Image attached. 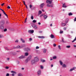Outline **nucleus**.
Listing matches in <instances>:
<instances>
[{
  "label": "nucleus",
  "mask_w": 76,
  "mask_h": 76,
  "mask_svg": "<svg viewBox=\"0 0 76 76\" xmlns=\"http://www.w3.org/2000/svg\"><path fill=\"white\" fill-rule=\"evenodd\" d=\"M29 7H30V8H31L32 7V5H30Z\"/></svg>",
  "instance_id": "nucleus-42"
},
{
  "label": "nucleus",
  "mask_w": 76,
  "mask_h": 76,
  "mask_svg": "<svg viewBox=\"0 0 76 76\" xmlns=\"http://www.w3.org/2000/svg\"><path fill=\"white\" fill-rule=\"evenodd\" d=\"M0 28L1 29H4V27L3 26H1L0 27Z\"/></svg>",
  "instance_id": "nucleus-26"
},
{
  "label": "nucleus",
  "mask_w": 76,
  "mask_h": 76,
  "mask_svg": "<svg viewBox=\"0 0 76 76\" xmlns=\"http://www.w3.org/2000/svg\"><path fill=\"white\" fill-rule=\"evenodd\" d=\"M4 32H6V31H7V29L5 28V29L4 30Z\"/></svg>",
  "instance_id": "nucleus-46"
},
{
  "label": "nucleus",
  "mask_w": 76,
  "mask_h": 76,
  "mask_svg": "<svg viewBox=\"0 0 76 76\" xmlns=\"http://www.w3.org/2000/svg\"><path fill=\"white\" fill-rule=\"evenodd\" d=\"M38 75H41V71L39 70L38 72Z\"/></svg>",
  "instance_id": "nucleus-18"
},
{
  "label": "nucleus",
  "mask_w": 76,
  "mask_h": 76,
  "mask_svg": "<svg viewBox=\"0 0 76 76\" xmlns=\"http://www.w3.org/2000/svg\"><path fill=\"white\" fill-rule=\"evenodd\" d=\"M40 68L41 69H44V66L42 65L40 66Z\"/></svg>",
  "instance_id": "nucleus-31"
},
{
  "label": "nucleus",
  "mask_w": 76,
  "mask_h": 76,
  "mask_svg": "<svg viewBox=\"0 0 76 76\" xmlns=\"http://www.w3.org/2000/svg\"><path fill=\"white\" fill-rule=\"evenodd\" d=\"M32 26L33 27V28H35V29H37V26L36 25H35V24H32Z\"/></svg>",
  "instance_id": "nucleus-4"
},
{
  "label": "nucleus",
  "mask_w": 76,
  "mask_h": 76,
  "mask_svg": "<svg viewBox=\"0 0 76 76\" xmlns=\"http://www.w3.org/2000/svg\"><path fill=\"white\" fill-rule=\"evenodd\" d=\"M11 73H12V74H11V76H15V75H16L17 73L16 72L14 71H11Z\"/></svg>",
  "instance_id": "nucleus-2"
},
{
  "label": "nucleus",
  "mask_w": 76,
  "mask_h": 76,
  "mask_svg": "<svg viewBox=\"0 0 76 76\" xmlns=\"http://www.w3.org/2000/svg\"><path fill=\"white\" fill-rule=\"evenodd\" d=\"M50 7H53V4L50 5Z\"/></svg>",
  "instance_id": "nucleus-43"
},
{
  "label": "nucleus",
  "mask_w": 76,
  "mask_h": 76,
  "mask_svg": "<svg viewBox=\"0 0 76 76\" xmlns=\"http://www.w3.org/2000/svg\"><path fill=\"white\" fill-rule=\"evenodd\" d=\"M47 7H50V5H49V4H48L47 5Z\"/></svg>",
  "instance_id": "nucleus-52"
},
{
  "label": "nucleus",
  "mask_w": 76,
  "mask_h": 76,
  "mask_svg": "<svg viewBox=\"0 0 76 76\" xmlns=\"http://www.w3.org/2000/svg\"><path fill=\"white\" fill-rule=\"evenodd\" d=\"M31 56H29L27 58V59L28 61H29L31 59Z\"/></svg>",
  "instance_id": "nucleus-10"
},
{
  "label": "nucleus",
  "mask_w": 76,
  "mask_h": 76,
  "mask_svg": "<svg viewBox=\"0 0 76 76\" xmlns=\"http://www.w3.org/2000/svg\"><path fill=\"white\" fill-rule=\"evenodd\" d=\"M5 48L6 50H8L9 49H8V48L7 47Z\"/></svg>",
  "instance_id": "nucleus-54"
},
{
  "label": "nucleus",
  "mask_w": 76,
  "mask_h": 76,
  "mask_svg": "<svg viewBox=\"0 0 76 76\" xmlns=\"http://www.w3.org/2000/svg\"><path fill=\"white\" fill-rule=\"evenodd\" d=\"M76 67H74L72 69H71L69 70L70 72H72V71H73V70H74L75 69H76Z\"/></svg>",
  "instance_id": "nucleus-7"
},
{
  "label": "nucleus",
  "mask_w": 76,
  "mask_h": 76,
  "mask_svg": "<svg viewBox=\"0 0 76 76\" xmlns=\"http://www.w3.org/2000/svg\"><path fill=\"white\" fill-rule=\"evenodd\" d=\"M63 29L64 30V31H66V28L65 27H64Z\"/></svg>",
  "instance_id": "nucleus-53"
},
{
  "label": "nucleus",
  "mask_w": 76,
  "mask_h": 76,
  "mask_svg": "<svg viewBox=\"0 0 76 76\" xmlns=\"http://www.w3.org/2000/svg\"><path fill=\"white\" fill-rule=\"evenodd\" d=\"M4 3H3V4H1V6H3L4 5Z\"/></svg>",
  "instance_id": "nucleus-57"
},
{
  "label": "nucleus",
  "mask_w": 76,
  "mask_h": 76,
  "mask_svg": "<svg viewBox=\"0 0 76 76\" xmlns=\"http://www.w3.org/2000/svg\"><path fill=\"white\" fill-rule=\"evenodd\" d=\"M15 42H16L17 43H18V42H19V40L18 39H17L15 41Z\"/></svg>",
  "instance_id": "nucleus-38"
},
{
  "label": "nucleus",
  "mask_w": 76,
  "mask_h": 76,
  "mask_svg": "<svg viewBox=\"0 0 76 76\" xmlns=\"http://www.w3.org/2000/svg\"><path fill=\"white\" fill-rule=\"evenodd\" d=\"M63 31H60V34H62V33H63Z\"/></svg>",
  "instance_id": "nucleus-58"
},
{
  "label": "nucleus",
  "mask_w": 76,
  "mask_h": 76,
  "mask_svg": "<svg viewBox=\"0 0 76 76\" xmlns=\"http://www.w3.org/2000/svg\"><path fill=\"white\" fill-rule=\"evenodd\" d=\"M61 25L62 26H65L66 25V24L64 23H61Z\"/></svg>",
  "instance_id": "nucleus-11"
},
{
  "label": "nucleus",
  "mask_w": 76,
  "mask_h": 76,
  "mask_svg": "<svg viewBox=\"0 0 76 76\" xmlns=\"http://www.w3.org/2000/svg\"><path fill=\"white\" fill-rule=\"evenodd\" d=\"M50 38H54V36L53 34H51L50 35Z\"/></svg>",
  "instance_id": "nucleus-21"
},
{
  "label": "nucleus",
  "mask_w": 76,
  "mask_h": 76,
  "mask_svg": "<svg viewBox=\"0 0 76 76\" xmlns=\"http://www.w3.org/2000/svg\"><path fill=\"white\" fill-rule=\"evenodd\" d=\"M59 63H60V65H63V62H62V61H60Z\"/></svg>",
  "instance_id": "nucleus-24"
},
{
  "label": "nucleus",
  "mask_w": 76,
  "mask_h": 76,
  "mask_svg": "<svg viewBox=\"0 0 76 76\" xmlns=\"http://www.w3.org/2000/svg\"><path fill=\"white\" fill-rule=\"evenodd\" d=\"M73 15V14L72 13V12H70L68 14V15H69V16H71V15Z\"/></svg>",
  "instance_id": "nucleus-29"
},
{
  "label": "nucleus",
  "mask_w": 76,
  "mask_h": 76,
  "mask_svg": "<svg viewBox=\"0 0 76 76\" xmlns=\"http://www.w3.org/2000/svg\"><path fill=\"white\" fill-rule=\"evenodd\" d=\"M20 40L22 41V42L23 43H25V41L24 39H23L22 38H21Z\"/></svg>",
  "instance_id": "nucleus-13"
},
{
  "label": "nucleus",
  "mask_w": 76,
  "mask_h": 76,
  "mask_svg": "<svg viewBox=\"0 0 76 76\" xmlns=\"http://www.w3.org/2000/svg\"><path fill=\"white\" fill-rule=\"evenodd\" d=\"M31 19L33 20V19H34V16H33V15H31Z\"/></svg>",
  "instance_id": "nucleus-30"
},
{
  "label": "nucleus",
  "mask_w": 76,
  "mask_h": 76,
  "mask_svg": "<svg viewBox=\"0 0 76 76\" xmlns=\"http://www.w3.org/2000/svg\"><path fill=\"white\" fill-rule=\"evenodd\" d=\"M7 8L8 9H10V7L9 6H8L7 7Z\"/></svg>",
  "instance_id": "nucleus-50"
},
{
  "label": "nucleus",
  "mask_w": 76,
  "mask_h": 76,
  "mask_svg": "<svg viewBox=\"0 0 76 76\" xmlns=\"http://www.w3.org/2000/svg\"><path fill=\"white\" fill-rule=\"evenodd\" d=\"M15 48H16V47H13L14 49H15Z\"/></svg>",
  "instance_id": "nucleus-62"
},
{
  "label": "nucleus",
  "mask_w": 76,
  "mask_h": 76,
  "mask_svg": "<svg viewBox=\"0 0 76 76\" xmlns=\"http://www.w3.org/2000/svg\"><path fill=\"white\" fill-rule=\"evenodd\" d=\"M36 49H39V47L38 46H36Z\"/></svg>",
  "instance_id": "nucleus-39"
},
{
  "label": "nucleus",
  "mask_w": 76,
  "mask_h": 76,
  "mask_svg": "<svg viewBox=\"0 0 76 76\" xmlns=\"http://www.w3.org/2000/svg\"><path fill=\"white\" fill-rule=\"evenodd\" d=\"M20 59H23V58H25V56L22 55L21 56L19 57Z\"/></svg>",
  "instance_id": "nucleus-3"
},
{
  "label": "nucleus",
  "mask_w": 76,
  "mask_h": 76,
  "mask_svg": "<svg viewBox=\"0 0 76 76\" xmlns=\"http://www.w3.org/2000/svg\"><path fill=\"white\" fill-rule=\"evenodd\" d=\"M6 69H9V67L8 66H6L5 67Z\"/></svg>",
  "instance_id": "nucleus-51"
},
{
  "label": "nucleus",
  "mask_w": 76,
  "mask_h": 76,
  "mask_svg": "<svg viewBox=\"0 0 76 76\" xmlns=\"http://www.w3.org/2000/svg\"><path fill=\"white\" fill-rule=\"evenodd\" d=\"M3 37V36L1 34L0 35V38H2Z\"/></svg>",
  "instance_id": "nucleus-45"
},
{
  "label": "nucleus",
  "mask_w": 76,
  "mask_h": 76,
  "mask_svg": "<svg viewBox=\"0 0 76 76\" xmlns=\"http://www.w3.org/2000/svg\"><path fill=\"white\" fill-rule=\"evenodd\" d=\"M42 16H43V15H41L40 16V17H42Z\"/></svg>",
  "instance_id": "nucleus-61"
},
{
  "label": "nucleus",
  "mask_w": 76,
  "mask_h": 76,
  "mask_svg": "<svg viewBox=\"0 0 76 76\" xmlns=\"http://www.w3.org/2000/svg\"><path fill=\"white\" fill-rule=\"evenodd\" d=\"M42 12H44V10H43V9H42Z\"/></svg>",
  "instance_id": "nucleus-64"
},
{
  "label": "nucleus",
  "mask_w": 76,
  "mask_h": 76,
  "mask_svg": "<svg viewBox=\"0 0 76 76\" xmlns=\"http://www.w3.org/2000/svg\"><path fill=\"white\" fill-rule=\"evenodd\" d=\"M76 40V37H75V39L73 40V41H72V42H74Z\"/></svg>",
  "instance_id": "nucleus-32"
},
{
  "label": "nucleus",
  "mask_w": 76,
  "mask_h": 76,
  "mask_svg": "<svg viewBox=\"0 0 76 76\" xmlns=\"http://www.w3.org/2000/svg\"><path fill=\"white\" fill-rule=\"evenodd\" d=\"M26 47V46H25V44H23V45H21V48H23V47Z\"/></svg>",
  "instance_id": "nucleus-16"
},
{
  "label": "nucleus",
  "mask_w": 76,
  "mask_h": 76,
  "mask_svg": "<svg viewBox=\"0 0 76 76\" xmlns=\"http://www.w3.org/2000/svg\"><path fill=\"white\" fill-rule=\"evenodd\" d=\"M63 39H64V38H62V41L63 42H64V40H63Z\"/></svg>",
  "instance_id": "nucleus-55"
},
{
  "label": "nucleus",
  "mask_w": 76,
  "mask_h": 76,
  "mask_svg": "<svg viewBox=\"0 0 76 76\" xmlns=\"http://www.w3.org/2000/svg\"><path fill=\"white\" fill-rule=\"evenodd\" d=\"M6 76H9V73H7V74L6 75Z\"/></svg>",
  "instance_id": "nucleus-49"
},
{
  "label": "nucleus",
  "mask_w": 76,
  "mask_h": 76,
  "mask_svg": "<svg viewBox=\"0 0 76 76\" xmlns=\"http://www.w3.org/2000/svg\"><path fill=\"white\" fill-rule=\"evenodd\" d=\"M52 2L49 0H47L46 1V3H48L49 4H51V2Z\"/></svg>",
  "instance_id": "nucleus-9"
},
{
  "label": "nucleus",
  "mask_w": 76,
  "mask_h": 76,
  "mask_svg": "<svg viewBox=\"0 0 76 76\" xmlns=\"http://www.w3.org/2000/svg\"><path fill=\"white\" fill-rule=\"evenodd\" d=\"M68 21H69V19H66V20L65 21V23H67L68 22Z\"/></svg>",
  "instance_id": "nucleus-22"
},
{
  "label": "nucleus",
  "mask_w": 76,
  "mask_h": 76,
  "mask_svg": "<svg viewBox=\"0 0 76 76\" xmlns=\"http://www.w3.org/2000/svg\"><path fill=\"white\" fill-rule=\"evenodd\" d=\"M4 14L5 15V16H6L7 17H8V16L5 13V12L4 11L3 12Z\"/></svg>",
  "instance_id": "nucleus-25"
},
{
  "label": "nucleus",
  "mask_w": 76,
  "mask_h": 76,
  "mask_svg": "<svg viewBox=\"0 0 76 76\" xmlns=\"http://www.w3.org/2000/svg\"><path fill=\"white\" fill-rule=\"evenodd\" d=\"M23 3L24 5H26V4H25V2L24 1H23Z\"/></svg>",
  "instance_id": "nucleus-47"
},
{
  "label": "nucleus",
  "mask_w": 76,
  "mask_h": 76,
  "mask_svg": "<svg viewBox=\"0 0 76 76\" xmlns=\"http://www.w3.org/2000/svg\"><path fill=\"white\" fill-rule=\"evenodd\" d=\"M26 50L27 51H30V49L27 48L26 49Z\"/></svg>",
  "instance_id": "nucleus-28"
},
{
  "label": "nucleus",
  "mask_w": 76,
  "mask_h": 76,
  "mask_svg": "<svg viewBox=\"0 0 76 76\" xmlns=\"http://www.w3.org/2000/svg\"><path fill=\"white\" fill-rule=\"evenodd\" d=\"M39 38H41V39H43V38H44L45 37L43 36H38V37Z\"/></svg>",
  "instance_id": "nucleus-14"
},
{
  "label": "nucleus",
  "mask_w": 76,
  "mask_h": 76,
  "mask_svg": "<svg viewBox=\"0 0 76 76\" xmlns=\"http://www.w3.org/2000/svg\"><path fill=\"white\" fill-rule=\"evenodd\" d=\"M35 63H37L36 61L34 60V59H33L31 61V64H34Z\"/></svg>",
  "instance_id": "nucleus-6"
},
{
  "label": "nucleus",
  "mask_w": 76,
  "mask_h": 76,
  "mask_svg": "<svg viewBox=\"0 0 76 76\" xmlns=\"http://www.w3.org/2000/svg\"><path fill=\"white\" fill-rule=\"evenodd\" d=\"M65 5L66 3H64L62 7H67V6H66Z\"/></svg>",
  "instance_id": "nucleus-17"
},
{
  "label": "nucleus",
  "mask_w": 76,
  "mask_h": 76,
  "mask_svg": "<svg viewBox=\"0 0 76 76\" xmlns=\"http://www.w3.org/2000/svg\"><path fill=\"white\" fill-rule=\"evenodd\" d=\"M34 32V30H29L28 31V33H31V34H33Z\"/></svg>",
  "instance_id": "nucleus-5"
},
{
  "label": "nucleus",
  "mask_w": 76,
  "mask_h": 76,
  "mask_svg": "<svg viewBox=\"0 0 76 76\" xmlns=\"http://www.w3.org/2000/svg\"><path fill=\"white\" fill-rule=\"evenodd\" d=\"M7 60H9V58H7Z\"/></svg>",
  "instance_id": "nucleus-63"
},
{
  "label": "nucleus",
  "mask_w": 76,
  "mask_h": 76,
  "mask_svg": "<svg viewBox=\"0 0 76 76\" xmlns=\"http://www.w3.org/2000/svg\"><path fill=\"white\" fill-rule=\"evenodd\" d=\"M16 48H21V46L18 45L16 47Z\"/></svg>",
  "instance_id": "nucleus-20"
},
{
  "label": "nucleus",
  "mask_w": 76,
  "mask_h": 76,
  "mask_svg": "<svg viewBox=\"0 0 76 76\" xmlns=\"http://www.w3.org/2000/svg\"><path fill=\"white\" fill-rule=\"evenodd\" d=\"M53 59H56V58H57V56H55L53 57Z\"/></svg>",
  "instance_id": "nucleus-34"
},
{
  "label": "nucleus",
  "mask_w": 76,
  "mask_h": 76,
  "mask_svg": "<svg viewBox=\"0 0 76 76\" xmlns=\"http://www.w3.org/2000/svg\"><path fill=\"white\" fill-rule=\"evenodd\" d=\"M33 23H36V22H37V21L35 20H33Z\"/></svg>",
  "instance_id": "nucleus-35"
},
{
  "label": "nucleus",
  "mask_w": 76,
  "mask_h": 76,
  "mask_svg": "<svg viewBox=\"0 0 76 76\" xmlns=\"http://www.w3.org/2000/svg\"><path fill=\"white\" fill-rule=\"evenodd\" d=\"M66 48H69L70 47V45H68L66 46Z\"/></svg>",
  "instance_id": "nucleus-36"
},
{
  "label": "nucleus",
  "mask_w": 76,
  "mask_h": 76,
  "mask_svg": "<svg viewBox=\"0 0 76 76\" xmlns=\"http://www.w3.org/2000/svg\"><path fill=\"white\" fill-rule=\"evenodd\" d=\"M61 46H60V45H58V48H59V50H61Z\"/></svg>",
  "instance_id": "nucleus-37"
},
{
  "label": "nucleus",
  "mask_w": 76,
  "mask_h": 76,
  "mask_svg": "<svg viewBox=\"0 0 76 76\" xmlns=\"http://www.w3.org/2000/svg\"><path fill=\"white\" fill-rule=\"evenodd\" d=\"M38 25H41V23H40V22H39V23H38Z\"/></svg>",
  "instance_id": "nucleus-60"
},
{
  "label": "nucleus",
  "mask_w": 76,
  "mask_h": 76,
  "mask_svg": "<svg viewBox=\"0 0 76 76\" xmlns=\"http://www.w3.org/2000/svg\"><path fill=\"white\" fill-rule=\"evenodd\" d=\"M34 60L36 62H37L39 61V58L38 56H36L34 58Z\"/></svg>",
  "instance_id": "nucleus-1"
},
{
  "label": "nucleus",
  "mask_w": 76,
  "mask_h": 76,
  "mask_svg": "<svg viewBox=\"0 0 76 76\" xmlns=\"http://www.w3.org/2000/svg\"><path fill=\"white\" fill-rule=\"evenodd\" d=\"M47 17H48L46 15H45L44 16V18L45 19H46V18H47Z\"/></svg>",
  "instance_id": "nucleus-23"
},
{
  "label": "nucleus",
  "mask_w": 76,
  "mask_h": 76,
  "mask_svg": "<svg viewBox=\"0 0 76 76\" xmlns=\"http://www.w3.org/2000/svg\"><path fill=\"white\" fill-rule=\"evenodd\" d=\"M28 61H29L27 59L25 61L26 63H28Z\"/></svg>",
  "instance_id": "nucleus-33"
},
{
  "label": "nucleus",
  "mask_w": 76,
  "mask_h": 76,
  "mask_svg": "<svg viewBox=\"0 0 76 76\" xmlns=\"http://www.w3.org/2000/svg\"><path fill=\"white\" fill-rule=\"evenodd\" d=\"M74 20L75 22V21H76V17L75 18Z\"/></svg>",
  "instance_id": "nucleus-59"
},
{
  "label": "nucleus",
  "mask_w": 76,
  "mask_h": 76,
  "mask_svg": "<svg viewBox=\"0 0 76 76\" xmlns=\"http://www.w3.org/2000/svg\"><path fill=\"white\" fill-rule=\"evenodd\" d=\"M56 45H57L56 44H53V46H56Z\"/></svg>",
  "instance_id": "nucleus-56"
},
{
  "label": "nucleus",
  "mask_w": 76,
  "mask_h": 76,
  "mask_svg": "<svg viewBox=\"0 0 76 76\" xmlns=\"http://www.w3.org/2000/svg\"><path fill=\"white\" fill-rule=\"evenodd\" d=\"M29 55V53L28 52H26L25 53V56H28Z\"/></svg>",
  "instance_id": "nucleus-15"
},
{
  "label": "nucleus",
  "mask_w": 76,
  "mask_h": 76,
  "mask_svg": "<svg viewBox=\"0 0 76 76\" xmlns=\"http://www.w3.org/2000/svg\"><path fill=\"white\" fill-rule=\"evenodd\" d=\"M42 63H44V62H45V60H42Z\"/></svg>",
  "instance_id": "nucleus-44"
},
{
  "label": "nucleus",
  "mask_w": 76,
  "mask_h": 76,
  "mask_svg": "<svg viewBox=\"0 0 76 76\" xmlns=\"http://www.w3.org/2000/svg\"><path fill=\"white\" fill-rule=\"evenodd\" d=\"M62 65V66L63 67H66V65L64 64H63Z\"/></svg>",
  "instance_id": "nucleus-27"
},
{
  "label": "nucleus",
  "mask_w": 76,
  "mask_h": 76,
  "mask_svg": "<svg viewBox=\"0 0 76 76\" xmlns=\"http://www.w3.org/2000/svg\"><path fill=\"white\" fill-rule=\"evenodd\" d=\"M26 20H27V18L25 19V21H24V23H26Z\"/></svg>",
  "instance_id": "nucleus-40"
},
{
  "label": "nucleus",
  "mask_w": 76,
  "mask_h": 76,
  "mask_svg": "<svg viewBox=\"0 0 76 76\" xmlns=\"http://www.w3.org/2000/svg\"><path fill=\"white\" fill-rule=\"evenodd\" d=\"M41 13H42V11L41 10L39 11L38 13V16H39V15H41Z\"/></svg>",
  "instance_id": "nucleus-12"
},
{
  "label": "nucleus",
  "mask_w": 76,
  "mask_h": 76,
  "mask_svg": "<svg viewBox=\"0 0 76 76\" xmlns=\"http://www.w3.org/2000/svg\"><path fill=\"white\" fill-rule=\"evenodd\" d=\"M0 10H1L2 12H4V10H3V9H2L1 8H0Z\"/></svg>",
  "instance_id": "nucleus-48"
},
{
  "label": "nucleus",
  "mask_w": 76,
  "mask_h": 76,
  "mask_svg": "<svg viewBox=\"0 0 76 76\" xmlns=\"http://www.w3.org/2000/svg\"><path fill=\"white\" fill-rule=\"evenodd\" d=\"M29 40L30 41H31L32 40V39L31 38H30L29 39Z\"/></svg>",
  "instance_id": "nucleus-41"
},
{
  "label": "nucleus",
  "mask_w": 76,
  "mask_h": 76,
  "mask_svg": "<svg viewBox=\"0 0 76 76\" xmlns=\"http://www.w3.org/2000/svg\"><path fill=\"white\" fill-rule=\"evenodd\" d=\"M45 5V4L44 3H43L42 4L40 5V7L41 8H42Z\"/></svg>",
  "instance_id": "nucleus-8"
},
{
  "label": "nucleus",
  "mask_w": 76,
  "mask_h": 76,
  "mask_svg": "<svg viewBox=\"0 0 76 76\" xmlns=\"http://www.w3.org/2000/svg\"><path fill=\"white\" fill-rule=\"evenodd\" d=\"M43 52L44 53H46V51H47V50L45 49H44L43 50Z\"/></svg>",
  "instance_id": "nucleus-19"
}]
</instances>
